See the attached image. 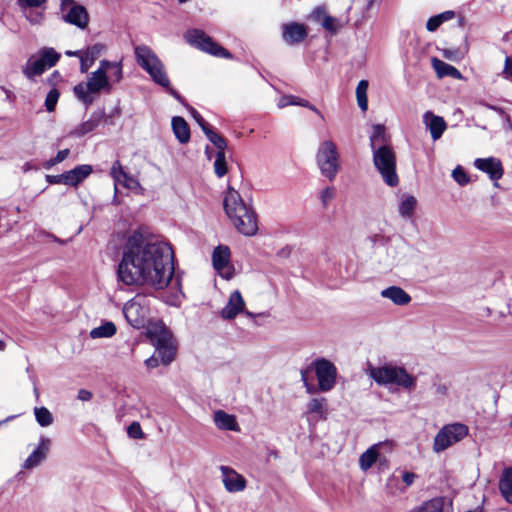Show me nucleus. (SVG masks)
Here are the masks:
<instances>
[{
	"instance_id": "nucleus-1",
	"label": "nucleus",
	"mask_w": 512,
	"mask_h": 512,
	"mask_svg": "<svg viewBox=\"0 0 512 512\" xmlns=\"http://www.w3.org/2000/svg\"><path fill=\"white\" fill-rule=\"evenodd\" d=\"M171 246L140 230L127 239L118 264L119 281L125 285H148L157 290L166 288L174 275Z\"/></svg>"
},
{
	"instance_id": "nucleus-2",
	"label": "nucleus",
	"mask_w": 512,
	"mask_h": 512,
	"mask_svg": "<svg viewBox=\"0 0 512 512\" xmlns=\"http://www.w3.org/2000/svg\"><path fill=\"white\" fill-rule=\"evenodd\" d=\"M223 207L239 233L245 236H254L257 233V215L253 207L246 203L239 192L231 186H228L225 193Z\"/></svg>"
},
{
	"instance_id": "nucleus-3",
	"label": "nucleus",
	"mask_w": 512,
	"mask_h": 512,
	"mask_svg": "<svg viewBox=\"0 0 512 512\" xmlns=\"http://www.w3.org/2000/svg\"><path fill=\"white\" fill-rule=\"evenodd\" d=\"M148 333L158 356L153 355L145 361L147 368H156L159 365V358L162 364L169 365L176 355V346L171 332L164 326H156Z\"/></svg>"
},
{
	"instance_id": "nucleus-4",
	"label": "nucleus",
	"mask_w": 512,
	"mask_h": 512,
	"mask_svg": "<svg viewBox=\"0 0 512 512\" xmlns=\"http://www.w3.org/2000/svg\"><path fill=\"white\" fill-rule=\"evenodd\" d=\"M134 54L137 64L149 74L154 83L161 87L169 86V77L165 66L149 46H135Z\"/></svg>"
},
{
	"instance_id": "nucleus-5",
	"label": "nucleus",
	"mask_w": 512,
	"mask_h": 512,
	"mask_svg": "<svg viewBox=\"0 0 512 512\" xmlns=\"http://www.w3.org/2000/svg\"><path fill=\"white\" fill-rule=\"evenodd\" d=\"M369 376L382 386L393 384L410 390L416 385L415 377L410 375L403 367L398 366L370 367Z\"/></svg>"
},
{
	"instance_id": "nucleus-6",
	"label": "nucleus",
	"mask_w": 512,
	"mask_h": 512,
	"mask_svg": "<svg viewBox=\"0 0 512 512\" xmlns=\"http://www.w3.org/2000/svg\"><path fill=\"white\" fill-rule=\"evenodd\" d=\"M373 164L382 177L384 183L390 187L399 184V177L396 172V154L389 145H380L372 150Z\"/></svg>"
},
{
	"instance_id": "nucleus-7",
	"label": "nucleus",
	"mask_w": 512,
	"mask_h": 512,
	"mask_svg": "<svg viewBox=\"0 0 512 512\" xmlns=\"http://www.w3.org/2000/svg\"><path fill=\"white\" fill-rule=\"evenodd\" d=\"M112 89V84L107 75H104L102 70L92 72L87 79V83H79L74 86L73 91L75 96L86 106H90L94 98L90 94H98L101 91L109 93Z\"/></svg>"
},
{
	"instance_id": "nucleus-8",
	"label": "nucleus",
	"mask_w": 512,
	"mask_h": 512,
	"mask_svg": "<svg viewBox=\"0 0 512 512\" xmlns=\"http://www.w3.org/2000/svg\"><path fill=\"white\" fill-rule=\"evenodd\" d=\"M317 165L321 174L329 180H334L340 170V160L337 146L331 140L323 141L316 153Z\"/></svg>"
},
{
	"instance_id": "nucleus-9",
	"label": "nucleus",
	"mask_w": 512,
	"mask_h": 512,
	"mask_svg": "<svg viewBox=\"0 0 512 512\" xmlns=\"http://www.w3.org/2000/svg\"><path fill=\"white\" fill-rule=\"evenodd\" d=\"M185 40L206 53L215 57L232 59V54L224 47L216 43L209 35L200 29H190L184 34Z\"/></svg>"
},
{
	"instance_id": "nucleus-10",
	"label": "nucleus",
	"mask_w": 512,
	"mask_h": 512,
	"mask_svg": "<svg viewBox=\"0 0 512 512\" xmlns=\"http://www.w3.org/2000/svg\"><path fill=\"white\" fill-rule=\"evenodd\" d=\"M468 435V427L461 423H454L444 426L435 436L433 449L439 453L453 444L461 441Z\"/></svg>"
},
{
	"instance_id": "nucleus-11",
	"label": "nucleus",
	"mask_w": 512,
	"mask_h": 512,
	"mask_svg": "<svg viewBox=\"0 0 512 512\" xmlns=\"http://www.w3.org/2000/svg\"><path fill=\"white\" fill-rule=\"evenodd\" d=\"M61 19L80 29L87 27L89 15L86 8L74 0H62L60 5Z\"/></svg>"
},
{
	"instance_id": "nucleus-12",
	"label": "nucleus",
	"mask_w": 512,
	"mask_h": 512,
	"mask_svg": "<svg viewBox=\"0 0 512 512\" xmlns=\"http://www.w3.org/2000/svg\"><path fill=\"white\" fill-rule=\"evenodd\" d=\"M314 372L318 379L319 390L330 391L336 383V367L327 359L321 358L312 362Z\"/></svg>"
},
{
	"instance_id": "nucleus-13",
	"label": "nucleus",
	"mask_w": 512,
	"mask_h": 512,
	"mask_svg": "<svg viewBox=\"0 0 512 512\" xmlns=\"http://www.w3.org/2000/svg\"><path fill=\"white\" fill-rule=\"evenodd\" d=\"M123 314L130 326L141 329L148 323V308L135 297L123 307Z\"/></svg>"
},
{
	"instance_id": "nucleus-14",
	"label": "nucleus",
	"mask_w": 512,
	"mask_h": 512,
	"mask_svg": "<svg viewBox=\"0 0 512 512\" xmlns=\"http://www.w3.org/2000/svg\"><path fill=\"white\" fill-rule=\"evenodd\" d=\"M474 166L478 170L488 174L489 178L495 182V185H497V181L504 173L501 161L495 157L477 158L474 161Z\"/></svg>"
},
{
	"instance_id": "nucleus-15",
	"label": "nucleus",
	"mask_w": 512,
	"mask_h": 512,
	"mask_svg": "<svg viewBox=\"0 0 512 512\" xmlns=\"http://www.w3.org/2000/svg\"><path fill=\"white\" fill-rule=\"evenodd\" d=\"M222 481L225 489L230 493L243 491L246 487V479L234 469L221 466Z\"/></svg>"
},
{
	"instance_id": "nucleus-16",
	"label": "nucleus",
	"mask_w": 512,
	"mask_h": 512,
	"mask_svg": "<svg viewBox=\"0 0 512 512\" xmlns=\"http://www.w3.org/2000/svg\"><path fill=\"white\" fill-rule=\"evenodd\" d=\"M307 37V29L305 25L291 22L282 25V38L288 45L301 43Z\"/></svg>"
},
{
	"instance_id": "nucleus-17",
	"label": "nucleus",
	"mask_w": 512,
	"mask_h": 512,
	"mask_svg": "<svg viewBox=\"0 0 512 512\" xmlns=\"http://www.w3.org/2000/svg\"><path fill=\"white\" fill-rule=\"evenodd\" d=\"M423 123L434 141L440 139L447 128V123L444 118L435 115L431 111H426L423 114Z\"/></svg>"
},
{
	"instance_id": "nucleus-18",
	"label": "nucleus",
	"mask_w": 512,
	"mask_h": 512,
	"mask_svg": "<svg viewBox=\"0 0 512 512\" xmlns=\"http://www.w3.org/2000/svg\"><path fill=\"white\" fill-rule=\"evenodd\" d=\"M51 445V440L47 437H40L39 444L35 450L28 456L23 464L25 469L37 467L47 457Z\"/></svg>"
},
{
	"instance_id": "nucleus-19",
	"label": "nucleus",
	"mask_w": 512,
	"mask_h": 512,
	"mask_svg": "<svg viewBox=\"0 0 512 512\" xmlns=\"http://www.w3.org/2000/svg\"><path fill=\"white\" fill-rule=\"evenodd\" d=\"M244 300L241 293L236 290L231 293L229 301L221 311V317L226 320L234 319L244 308Z\"/></svg>"
},
{
	"instance_id": "nucleus-20",
	"label": "nucleus",
	"mask_w": 512,
	"mask_h": 512,
	"mask_svg": "<svg viewBox=\"0 0 512 512\" xmlns=\"http://www.w3.org/2000/svg\"><path fill=\"white\" fill-rule=\"evenodd\" d=\"M410 512H453L452 501L444 497H436Z\"/></svg>"
},
{
	"instance_id": "nucleus-21",
	"label": "nucleus",
	"mask_w": 512,
	"mask_h": 512,
	"mask_svg": "<svg viewBox=\"0 0 512 512\" xmlns=\"http://www.w3.org/2000/svg\"><path fill=\"white\" fill-rule=\"evenodd\" d=\"M104 118L105 111L103 109L94 111L87 121L82 122L74 129L73 135L76 137H82L87 133L92 132L100 125Z\"/></svg>"
},
{
	"instance_id": "nucleus-22",
	"label": "nucleus",
	"mask_w": 512,
	"mask_h": 512,
	"mask_svg": "<svg viewBox=\"0 0 512 512\" xmlns=\"http://www.w3.org/2000/svg\"><path fill=\"white\" fill-rule=\"evenodd\" d=\"M105 45L96 43L88 47L81 56L80 60V71L81 73H87V71L94 64L95 60L99 58L101 53L105 50Z\"/></svg>"
},
{
	"instance_id": "nucleus-23",
	"label": "nucleus",
	"mask_w": 512,
	"mask_h": 512,
	"mask_svg": "<svg viewBox=\"0 0 512 512\" xmlns=\"http://www.w3.org/2000/svg\"><path fill=\"white\" fill-rule=\"evenodd\" d=\"M380 295L398 306H405L411 302V296L399 286H389L383 289Z\"/></svg>"
},
{
	"instance_id": "nucleus-24",
	"label": "nucleus",
	"mask_w": 512,
	"mask_h": 512,
	"mask_svg": "<svg viewBox=\"0 0 512 512\" xmlns=\"http://www.w3.org/2000/svg\"><path fill=\"white\" fill-rule=\"evenodd\" d=\"M172 130L176 139L181 144H186L190 141V128L183 117L174 116L172 118Z\"/></svg>"
},
{
	"instance_id": "nucleus-25",
	"label": "nucleus",
	"mask_w": 512,
	"mask_h": 512,
	"mask_svg": "<svg viewBox=\"0 0 512 512\" xmlns=\"http://www.w3.org/2000/svg\"><path fill=\"white\" fill-rule=\"evenodd\" d=\"M93 172L92 166L88 164L78 165L66 171L69 186H77Z\"/></svg>"
},
{
	"instance_id": "nucleus-26",
	"label": "nucleus",
	"mask_w": 512,
	"mask_h": 512,
	"mask_svg": "<svg viewBox=\"0 0 512 512\" xmlns=\"http://www.w3.org/2000/svg\"><path fill=\"white\" fill-rule=\"evenodd\" d=\"M432 66L434 70L436 71L438 77L443 78L446 76L452 77L454 79H461L462 74L461 72L455 68L454 66L447 64L446 62L438 59L433 58L432 59Z\"/></svg>"
},
{
	"instance_id": "nucleus-27",
	"label": "nucleus",
	"mask_w": 512,
	"mask_h": 512,
	"mask_svg": "<svg viewBox=\"0 0 512 512\" xmlns=\"http://www.w3.org/2000/svg\"><path fill=\"white\" fill-rule=\"evenodd\" d=\"M214 422L222 430L237 431L239 429L235 417L222 410L214 413Z\"/></svg>"
},
{
	"instance_id": "nucleus-28",
	"label": "nucleus",
	"mask_w": 512,
	"mask_h": 512,
	"mask_svg": "<svg viewBox=\"0 0 512 512\" xmlns=\"http://www.w3.org/2000/svg\"><path fill=\"white\" fill-rule=\"evenodd\" d=\"M230 258V250L227 246L219 245L217 246L212 254V262L213 267L217 271L223 270L227 267Z\"/></svg>"
},
{
	"instance_id": "nucleus-29",
	"label": "nucleus",
	"mask_w": 512,
	"mask_h": 512,
	"mask_svg": "<svg viewBox=\"0 0 512 512\" xmlns=\"http://www.w3.org/2000/svg\"><path fill=\"white\" fill-rule=\"evenodd\" d=\"M499 489L503 498L512 504V468H506L499 480Z\"/></svg>"
},
{
	"instance_id": "nucleus-30",
	"label": "nucleus",
	"mask_w": 512,
	"mask_h": 512,
	"mask_svg": "<svg viewBox=\"0 0 512 512\" xmlns=\"http://www.w3.org/2000/svg\"><path fill=\"white\" fill-rule=\"evenodd\" d=\"M388 138L385 132V126L382 124H375L372 127V133L370 135V147L371 150H375L380 145H388Z\"/></svg>"
},
{
	"instance_id": "nucleus-31",
	"label": "nucleus",
	"mask_w": 512,
	"mask_h": 512,
	"mask_svg": "<svg viewBox=\"0 0 512 512\" xmlns=\"http://www.w3.org/2000/svg\"><path fill=\"white\" fill-rule=\"evenodd\" d=\"M417 200L412 195H404L399 204V214L405 219H410L414 215L416 209Z\"/></svg>"
},
{
	"instance_id": "nucleus-32",
	"label": "nucleus",
	"mask_w": 512,
	"mask_h": 512,
	"mask_svg": "<svg viewBox=\"0 0 512 512\" xmlns=\"http://www.w3.org/2000/svg\"><path fill=\"white\" fill-rule=\"evenodd\" d=\"M47 66L44 62L38 58L34 61L31 59L27 62V65L23 69V74L30 80H33L35 76H39L45 72Z\"/></svg>"
},
{
	"instance_id": "nucleus-33",
	"label": "nucleus",
	"mask_w": 512,
	"mask_h": 512,
	"mask_svg": "<svg viewBox=\"0 0 512 512\" xmlns=\"http://www.w3.org/2000/svg\"><path fill=\"white\" fill-rule=\"evenodd\" d=\"M455 16V13L453 11H445L443 13H440L438 15L432 16L428 19L426 23V29L429 32L436 31L444 22L453 19Z\"/></svg>"
},
{
	"instance_id": "nucleus-34",
	"label": "nucleus",
	"mask_w": 512,
	"mask_h": 512,
	"mask_svg": "<svg viewBox=\"0 0 512 512\" xmlns=\"http://www.w3.org/2000/svg\"><path fill=\"white\" fill-rule=\"evenodd\" d=\"M117 329L113 322H105L104 324L100 325L99 327L93 328L90 331V337L93 339L96 338H108L115 335Z\"/></svg>"
},
{
	"instance_id": "nucleus-35",
	"label": "nucleus",
	"mask_w": 512,
	"mask_h": 512,
	"mask_svg": "<svg viewBox=\"0 0 512 512\" xmlns=\"http://www.w3.org/2000/svg\"><path fill=\"white\" fill-rule=\"evenodd\" d=\"M378 459L377 445H374L367 449L359 459L360 467L366 471L373 466Z\"/></svg>"
},
{
	"instance_id": "nucleus-36",
	"label": "nucleus",
	"mask_w": 512,
	"mask_h": 512,
	"mask_svg": "<svg viewBox=\"0 0 512 512\" xmlns=\"http://www.w3.org/2000/svg\"><path fill=\"white\" fill-rule=\"evenodd\" d=\"M368 81L361 80L356 87V98L359 108L362 111H366L368 108V98H367V89H368Z\"/></svg>"
},
{
	"instance_id": "nucleus-37",
	"label": "nucleus",
	"mask_w": 512,
	"mask_h": 512,
	"mask_svg": "<svg viewBox=\"0 0 512 512\" xmlns=\"http://www.w3.org/2000/svg\"><path fill=\"white\" fill-rule=\"evenodd\" d=\"M205 136L217 148L218 151H225L227 148V141L220 134L215 132L212 127L205 129Z\"/></svg>"
},
{
	"instance_id": "nucleus-38",
	"label": "nucleus",
	"mask_w": 512,
	"mask_h": 512,
	"mask_svg": "<svg viewBox=\"0 0 512 512\" xmlns=\"http://www.w3.org/2000/svg\"><path fill=\"white\" fill-rule=\"evenodd\" d=\"M39 58L44 62L47 68L53 67L60 59V54L53 48H44L40 51Z\"/></svg>"
},
{
	"instance_id": "nucleus-39",
	"label": "nucleus",
	"mask_w": 512,
	"mask_h": 512,
	"mask_svg": "<svg viewBox=\"0 0 512 512\" xmlns=\"http://www.w3.org/2000/svg\"><path fill=\"white\" fill-rule=\"evenodd\" d=\"M34 414L36 421L41 427H47L53 422L52 414L46 407H36Z\"/></svg>"
},
{
	"instance_id": "nucleus-40",
	"label": "nucleus",
	"mask_w": 512,
	"mask_h": 512,
	"mask_svg": "<svg viewBox=\"0 0 512 512\" xmlns=\"http://www.w3.org/2000/svg\"><path fill=\"white\" fill-rule=\"evenodd\" d=\"M316 13L324 15L323 20H322V26L327 31L332 32V33H336L339 30L340 25H339L338 19H336L335 17H332L330 15L325 14L324 9H322V8H317L316 9Z\"/></svg>"
},
{
	"instance_id": "nucleus-41",
	"label": "nucleus",
	"mask_w": 512,
	"mask_h": 512,
	"mask_svg": "<svg viewBox=\"0 0 512 512\" xmlns=\"http://www.w3.org/2000/svg\"><path fill=\"white\" fill-rule=\"evenodd\" d=\"M228 171L225 151H217L216 158L214 162V172L217 177H223Z\"/></svg>"
},
{
	"instance_id": "nucleus-42",
	"label": "nucleus",
	"mask_w": 512,
	"mask_h": 512,
	"mask_svg": "<svg viewBox=\"0 0 512 512\" xmlns=\"http://www.w3.org/2000/svg\"><path fill=\"white\" fill-rule=\"evenodd\" d=\"M314 372V366H312V363L306 367L305 369L301 370V380L306 387V390L308 393L312 394L316 392V387L309 382V378L311 377L312 373Z\"/></svg>"
},
{
	"instance_id": "nucleus-43",
	"label": "nucleus",
	"mask_w": 512,
	"mask_h": 512,
	"mask_svg": "<svg viewBox=\"0 0 512 512\" xmlns=\"http://www.w3.org/2000/svg\"><path fill=\"white\" fill-rule=\"evenodd\" d=\"M60 97V92L56 88H52L45 99V108L48 112H53L56 108L57 102Z\"/></svg>"
},
{
	"instance_id": "nucleus-44",
	"label": "nucleus",
	"mask_w": 512,
	"mask_h": 512,
	"mask_svg": "<svg viewBox=\"0 0 512 512\" xmlns=\"http://www.w3.org/2000/svg\"><path fill=\"white\" fill-rule=\"evenodd\" d=\"M111 175L115 181H120L121 178L124 180L134 181V178L127 174L119 161H115L111 168Z\"/></svg>"
},
{
	"instance_id": "nucleus-45",
	"label": "nucleus",
	"mask_w": 512,
	"mask_h": 512,
	"mask_svg": "<svg viewBox=\"0 0 512 512\" xmlns=\"http://www.w3.org/2000/svg\"><path fill=\"white\" fill-rule=\"evenodd\" d=\"M324 404H325L324 398H313L308 403V406H307L308 412L322 416Z\"/></svg>"
},
{
	"instance_id": "nucleus-46",
	"label": "nucleus",
	"mask_w": 512,
	"mask_h": 512,
	"mask_svg": "<svg viewBox=\"0 0 512 512\" xmlns=\"http://www.w3.org/2000/svg\"><path fill=\"white\" fill-rule=\"evenodd\" d=\"M452 177L460 186H465L470 181L467 173L465 172V170L461 166H457L452 171Z\"/></svg>"
},
{
	"instance_id": "nucleus-47",
	"label": "nucleus",
	"mask_w": 512,
	"mask_h": 512,
	"mask_svg": "<svg viewBox=\"0 0 512 512\" xmlns=\"http://www.w3.org/2000/svg\"><path fill=\"white\" fill-rule=\"evenodd\" d=\"M127 433H128V436L130 438H133V439H142L144 438V433L142 431V428L140 426V424L136 421L132 422L128 428H127Z\"/></svg>"
},
{
	"instance_id": "nucleus-48",
	"label": "nucleus",
	"mask_w": 512,
	"mask_h": 512,
	"mask_svg": "<svg viewBox=\"0 0 512 512\" xmlns=\"http://www.w3.org/2000/svg\"><path fill=\"white\" fill-rule=\"evenodd\" d=\"M188 108L190 110L192 117L194 118L196 123L200 126L203 133L205 132V129H209L211 127L209 125V123H207L205 121V119L201 116V114L195 108H193L192 106H188Z\"/></svg>"
},
{
	"instance_id": "nucleus-49",
	"label": "nucleus",
	"mask_w": 512,
	"mask_h": 512,
	"mask_svg": "<svg viewBox=\"0 0 512 512\" xmlns=\"http://www.w3.org/2000/svg\"><path fill=\"white\" fill-rule=\"evenodd\" d=\"M46 181L49 184H65L68 185L66 172L59 175H46Z\"/></svg>"
},
{
	"instance_id": "nucleus-50",
	"label": "nucleus",
	"mask_w": 512,
	"mask_h": 512,
	"mask_svg": "<svg viewBox=\"0 0 512 512\" xmlns=\"http://www.w3.org/2000/svg\"><path fill=\"white\" fill-rule=\"evenodd\" d=\"M334 195L335 191L333 187H327L321 192V200L324 207H326L328 203L334 198Z\"/></svg>"
},
{
	"instance_id": "nucleus-51",
	"label": "nucleus",
	"mask_w": 512,
	"mask_h": 512,
	"mask_svg": "<svg viewBox=\"0 0 512 512\" xmlns=\"http://www.w3.org/2000/svg\"><path fill=\"white\" fill-rule=\"evenodd\" d=\"M46 0H18V4L22 8H38L42 6Z\"/></svg>"
},
{
	"instance_id": "nucleus-52",
	"label": "nucleus",
	"mask_w": 512,
	"mask_h": 512,
	"mask_svg": "<svg viewBox=\"0 0 512 512\" xmlns=\"http://www.w3.org/2000/svg\"><path fill=\"white\" fill-rule=\"evenodd\" d=\"M114 71L111 74V78L114 79V81L119 82L123 77V71L122 66L120 63H115V66L112 68Z\"/></svg>"
},
{
	"instance_id": "nucleus-53",
	"label": "nucleus",
	"mask_w": 512,
	"mask_h": 512,
	"mask_svg": "<svg viewBox=\"0 0 512 512\" xmlns=\"http://www.w3.org/2000/svg\"><path fill=\"white\" fill-rule=\"evenodd\" d=\"M416 477L417 475L413 472L405 471L402 474V480L406 486H411L414 483Z\"/></svg>"
},
{
	"instance_id": "nucleus-54",
	"label": "nucleus",
	"mask_w": 512,
	"mask_h": 512,
	"mask_svg": "<svg viewBox=\"0 0 512 512\" xmlns=\"http://www.w3.org/2000/svg\"><path fill=\"white\" fill-rule=\"evenodd\" d=\"M503 74L506 78L512 79V59L510 57H506L505 59Z\"/></svg>"
},
{
	"instance_id": "nucleus-55",
	"label": "nucleus",
	"mask_w": 512,
	"mask_h": 512,
	"mask_svg": "<svg viewBox=\"0 0 512 512\" xmlns=\"http://www.w3.org/2000/svg\"><path fill=\"white\" fill-rule=\"evenodd\" d=\"M93 397V394L91 391L89 390H86V389H80L78 391V395H77V398L81 401H89L91 400Z\"/></svg>"
},
{
	"instance_id": "nucleus-56",
	"label": "nucleus",
	"mask_w": 512,
	"mask_h": 512,
	"mask_svg": "<svg viewBox=\"0 0 512 512\" xmlns=\"http://www.w3.org/2000/svg\"><path fill=\"white\" fill-rule=\"evenodd\" d=\"M113 66H115V63L114 62H110L108 60H102L100 62V66L97 70H102V72L104 73V75H107V71L109 69H112Z\"/></svg>"
},
{
	"instance_id": "nucleus-57",
	"label": "nucleus",
	"mask_w": 512,
	"mask_h": 512,
	"mask_svg": "<svg viewBox=\"0 0 512 512\" xmlns=\"http://www.w3.org/2000/svg\"><path fill=\"white\" fill-rule=\"evenodd\" d=\"M167 92L173 97L175 98L177 101L181 102V103H184V99L183 97L175 90L171 87V85L169 84L168 87H164Z\"/></svg>"
},
{
	"instance_id": "nucleus-58",
	"label": "nucleus",
	"mask_w": 512,
	"mask_h": 512,
	"mask_svg": "<svg viewBox=\"0 0 512 512\" xmlns=\"http://www.w3.org/2000/svg\"><path fill=\"white\" fill-rule=\"evenodd\" d=\"M69 153H70L69 149L60 150L57 153V155L55 156L56 162L60 163V162L64 161L68 157Z\"/></svg>"
},
{
	"instance_id": "nucleus-59",
	"label": "nucleus",
	"mask_w": 512,
	"mask_h": 512,
	"mask_svg": "<svg viewBox=\"0 0 512 512\" xmlns=\"http://www.w3.org/2000/svg\"><path fill=\"white\" fill-rule=\"evenodd\" d=\"M290 98H291V100H290L291 105H298V106H302V107L308 106V101L305 99L297 98L294 96H290Z\"/></svg>"
},
{
	"instance_id": "nucleus-60",
	"label": "nucleus",
	"mask_w": 512,
	"mask_h": 512,
	"mask_svg": "<svg viewBox=\"0 0 512 512\" xmlns=\"http://www.w3.org/2000/svg\"><path fill=\"white\" fill-rule=\"evenodd\" d=\"M435 393L438 395H446L447 393V387L445 384H435Z\"/></svg>"
},
{
	"instance_id": "nucleus-61",
	"label": "nucleus",
	"mask_w": 512,
	"mask_h": 512,
	"mask_svg": "<svg viewBox=\"0 0 512 512\" xmlns=\"http://www.w3.org/2000/svg\"><path fill=\"white\" fill-rule=\"evenodd\" d=\"M488 107H489L490 109H492V110H494V111L498 112L499 114H501V115L505 118V120H506L508 123H511V122H510V117H509V115H508V114H506L502 108H500V107H496V106H492V105H488Z\"/></svg>"
},
{
	"instance_id": "nucleus-62",
	"label": "nucleus",
	"mask_w": 512,
	"mask_h": 512,
	"mask_svg": "<svg viewBox=\"0 0 512 512\" xmlns=\"http://www.w3.org/2000/svg\"><path fill=\"white\" fill-rule=\"evenodd\" d=\"M290 100H291L290 96H285V97L281 98L279 103H278V107L279 108H283V107H286L288 105H291Z\"/></svg>"
},
{
	"instance_id": "nucleus-63",
	"label": "nucleus",
	"mask_w": 512,
	"mask_h": 512,
	"mask_svg": "<svg viewBox=\"0 0 512 512\" xmlns=\"http://www.w3.org/2000/svg\"><path fill=\"white\" fill-rule=\"evenodd\" d=\"M60 77H61V76H60V73H59L58 71H54V72L50 75V77H49L48 81H49V83H50V84H53V85H54V84H55V82H56L57 80H59V79H60Z\"/></svg>"
},
{
	"instance_id": "nucleus-64",
	"label": "nucleus",
	"mask_w": 512,
	"mask_h": 512,
	"mask_svg": "<svg viewBox=\"0 0 512 512\" xmlns=\"http://www.w3.org/2000/svg\"><path fill=\"white\" fill-rule=\"evenodd\" d=\"M306 108L310 109L311 111L315 112L321 119H324L323 114L316 108V106L312 105L308 101V106H305Z\"/></svg>"
}]
</instances>
